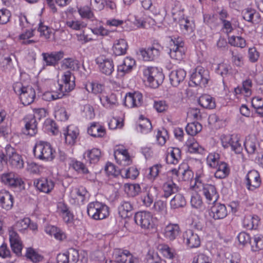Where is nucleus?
I'll list each match as a JSON object with an SVG mask.
<instances>
[{"label": "nucleus", "instance_id": "f257e3e1", "mask_svg": "<svg viewBox=\"0 0 263 263\" xmlns=\"http://www.w3.org/2000/svg\"><path fill=\"white\" fill-rule=\"evenodd\" d=\"M8 162L14 168L21 169L24 167V161L22 156L16 153L15 149L10 144H7L4 151L1 154V162Z\"/></svg>", "mask_w": 263, "mask_h": 263}, {"label": "nucleus", "instance_id": "f03ea898", "mask_svg": "<svg viewBox=\"0 0 263 263\" xmlns=\"http://www.w3.org/2000/svg\"><path fill=\"white\" fill-rule=\"evenodd\" d=\"M13 88L14 92L19 95L22 103L28 105L32 103L35 97V90L31 86L25 87L21 82H16L13 84Z\"/></svg>", "mask_w": 263, "mask_h": 263}, {"label": "nucleus", "instance_id": "7ed1b4c3", "mask_svg": "<svg viewBox=\"0 0 263 263\" xmlns=\"http://www.w3.org/2000/svg\"><path fill=\"white\" fill-rule=\"evenodd\" d=\"M33 153L36 158L40 160L50 161L54 157L55 151L49 143L39 141L34 147Z\"/></svg>", "mask_w": 263, "mask_h": 263}, {"label": "nucleus", "instance_id": "20e7f679", "mask_svg": "<svg viewBox=\"0 0 263 263\" xmlns=\"http://www.w3.org/2000/svg\"><path fill=\"white\" fill-rule=\"evenodd\" d=\"M88 216L95 220H101L108 216L109 208L104 203L99 201L90 202L87 205Z\"/></svg>", "mask_w": 263, "mask_h": 263}, {"label": "nucleus", "instance_id": "39448f33", "mask_svg": "<svg viewBox=\"0 0 263 263\" xmlns=\"http://www.w3.org/2000/svg\"><path fill=\"white\" fill-rule=\"evenodd\" d=\"M145 78L147 79L149 86L153 88L158 87L164 79L163 73L155 67H147L143 70Z\"/></svg>", "mask_w": 263, "mask_h": 263}, {"label": "nucleus", "instance_id": "423d86ee", "mask_svg": "<svg viewBox=\"0 0 263 263\" xmlns=\"http://www.w3.org/2000/svg\"><path fill=\"white\" fill-rule=\"evenodd\" d=\"M184 42L180 37L171 38L169 54L170 57L176 61H181L185 55Z\"/></svg>", "mask_w": 263, "mask_h": 263}, {"label": "nucleus", "instance_id": "0eeeda50", "mask_svg": "<svg viewBox=\"0 0 263 263\" xmlns=\"http://www.w3.org/2000/svg\"><path fill=\"white\" fill-rule=\"evenodd\" d=\"M221 142L224 148H230L235 154H240L242 151V146L240 142L239 138L235 135H222Z\"/></svg>", "mask_w": 263, "mask_h": 263}, {"label": "nucleus", "instance_id": "6e6552de", "mask_svg": "<svg viewBox=\"0 0 263 263\" xmlns=\"http://www.w3.org/2000/svg\"><path fill=\"white\" fill-rule=\"evenodd\" d=\"M173 177L178 181H188L194 177V173L186 162L181 163L178 169L171 170Z\"/></svg>", "mask_w": 263, "mask_h": 263}, {"label": "nucleus", "instance_id": "1a4fd4ad", "mask_svg": "<svg viewBox=\"0 0 263 263\" xmlns=\"http://www.w3.org/2000/svg\"><path fill=\"white\" fill-rule=\"evenodd\" d=\"M1 182L11 187L25 189V183L22 179L13 172L3 173L1 175Z\"/></svg>", "mask_w": 263, "mask_h": 263}, {"label": "nucleus", "instance_id": "9d476101", "mask_svg": "<svg viewBox=\"0 0 263 263\" xmlns=\"http://www.w3.org/2000/svg\"><path fill=\"white\" fill-rule=\"evenodd\" d=\"M209 71L201 66H197L191 76V81L196 85L205 86L209 80Z\"/></svg>", "mask_w": 263, "mask_h": 263}, {"label": "nucleus", "instance_id": "9b49d317", "mask_svg": "<svg viewBox=\"0 0 263 263\" xmlns=\"http://www.w3.org/2000/svg\"><path fill=\"white\" fill-rule=\"evenodd\" d=\"M134 220L135 222L143 229H148L153 227V216L149 212L140 211L136 213Z\"/></svg>", "mask_w": 263, "mask_h": 263}, {"label": "nucleus", "instance_id": "f8f14e48", "mask_svg": "<svg viewBox=\"0 0 263 263\" xmlns=\"http://www.w3.org/2000/svg\"><path fill=\"white\" fill-rule=\"evenodd\" d=\"M96 62L102 73L108 77L112 76L115 71V65L112 59L100 56L96 59Z\"/></svg>", "mask_w": 263, "mask_h": 263}, {"label": "nucleus", "instance_id": "ddd939ff", "mask_svg": "<svg viewBox=\"0 0 263 263\" xmlns=\"http://www.w3.org/2000/svg\"><path fill=\"white\" fill-rule=\"evenodd\" d=\"M177 12L175 9L172 10V13L173 19L175 21L178 22L180 28L182 33L184 34H189L192 32L194 28V23L187 18L181 17L183 12L182 11H179V15H180V17H177L176 16Z\"/></svg>", "mask_w": 263, "mask_h": 263}, {"label": "nucleus", "instance_id": "4468645a", "mask_svg": "<svg viewBox=\"0 0 263 263\" xmlns=\"http://www.w3.org/2000/svg\"><path fill=\"white\" fill-rule=\"evenodd\" d=\"M246 188L250 191L254 192L258 189L261 183L259 173L255 170L249 171L245 178Z\"/></svg>", "mask_w": 263, "mask_h": 263}, {"label": "nucleus", "instance_id": "2eb2a0df", "mask_svg": "<svg viewBox=\"0 0 263 263\" xmlns=\"http://www.w3.org/2000/svg\"><path fill=\"white\" fill-rule=\"evenodd\" d=\"M162 47L158 44H154L147 49L140 50V54L144 61H154L160 57Z\"/></svg>", "mask_w": 263, "mask_h": 263}, {"label": "nucleus", "instance_id": "dca6fc26", "mask_svg": "<svg viewBox=\"0 0 263 263\" xmlns=\"http://www.w3.org/2000/svg\"><path fill=\"white\" fill-rule=\"evenodd\" d=\"M115 259L118 263H139V258L134 256L129 251L116 249L114 253Z\"/></svg>", "mask_w": 263, "mask_h": 263}, {"label": "nucleus", "instance_id": "f3484780", "mask_svg": "<svg viewBox=\"0 0 263 263\" xmlns=\"http://www.w3.org/2000/svg\"><path fill=\"white\" fill-rule=\"evenodd\" d=\"M75 78L70 71H66L62 76L61 83L59 84L61 91L68 92L73 90L75 87Z\"/></svg>", "mask_w": 263, "mask_h": 263}, {"label": "nucleus", "instance_id": "a211bd4d", "mask_svg": "<svg viewBox=\"0 0 263 263\" xmlns=\"http://www.w3.org/2000/svg\"><path fill=\"white\" fill-rule=\"evenodd\" d=\"M33 184L40 192L49 194L54 189L55 183L51 179L42 177L34 179Z\"/></svg>", "mask_w": 263, "mask_h": 263}, {"label": "nucleus", "instance_id": "6ab92c4d", "mask_svg": "<svg viewBox=\"0 0 263 263\" xmlns=\"http://www.w3.org/2000/svg\"><path fill=\"white\" fill-rule=\"evenodd\" d=\"M184 243L190 248H198L200 246V238L199 235L192 230H187L183 234Z\"/></svg>", "mask_w": 263, "mask_h": 263}, {"label": "nucleus", "instance_id": "aec40b11", "mask_svg": "<svg viewBox=\"0 0 263 263\" xmlns=\"http://www.w3.org/2000/svg\"><path fill=\"white\" fill-rule=\"evenodd\" d=\"M143 103V96L139 92H129L125 97L124 104L128 108L138 107Z\"/></svg>", "mask_w": 263, "mask_h": 263}, {"label": "nucleus", "instance_id": "412c9836", "mask_svg": "<svg viewBox=\"0 0 263 263\" xmlns=\"http://www.w3.org/2000/svg\"><path fill=\"white\" fill-rule=\"evenodd\" d=\"M25 128L23 132L25 134L30 136H35L38 131L37 122L32 115H28L24 117Z\"/></svg>", "mask_w": 263, "mask_h": 263}, {"label": "nucleus", "instance_id": "4be33fe9", "mask_svg": "<svg viewBox=\"0 0 263 263\" xmlns=\"http://www.w3.org/2000/svg\"><path fill=\"white\" fill-rule=\"evenodd\" d=\"M9 235L12 250L17 256H21L23 245L19 235L13 229L9 230Z\"/></svg>", "mask_w": 263, "mask_h": 263}, {"label": "nucleus", "instance_id": "5701e85b", "mask_svg": "<svg viewBox=\"0 0 263 263\" xmlns=\"http://www.w3.org/2000/svg\"><path fill=\"white\" fill-rule=\"evenodd\" d=\"M44 65L47 66H55L64 57V52L62 51L42 53Z\"/></svg>", "mask_w": 263, "mask_h": 263}, {"label": "nucleus", "instance_id": "b1692460", "mask_svg": "<svg viewBox=\"0 0 263 263\" xmlns=\"http://www.w3.org/2000/svg\"><path fill=\"white\" fill-rule=\"evenodd\" d=\"M202 191L209 203H214L219 198V194L216 187L210 184H203Z\"/></svg>", "mask_w": 263, "mask_h": 263}, {"label": "nucleus", "instance_id": "393cba45", "mask_svg": "<svg viewBox=\"0 0 263 263\" xmlns=\"http://www.w3.org/2000/svg\"><path fill=\"white\" fill-rule=\"evenodd\" d=\"M211 208V216L215 220L223 219L228 215L226 205L220 203L214 202Z\"/></svg>", "mask_w": 263, "mask_h": 263}, {"label": "nucleus", "instance_id": "a878e982", "mask_svg": "<svg viewBox=\"0 0 263 263\" xmlns=\"http://www.w3.org/2000/svg\"><path fill=\"white\" fill-rule=\"evenodd\" d=\"M135 65L136 62L134 59L130 57L125 58L122 64L118 66V76L123 77L126 73L130 72Z\"/></svg>", "mask_w": 263, "mask_h": 263}, {"label": "nucleus", "instance_id": "bb28decb", "mask_svg": "<svg viewBox=\"0 0 263 263\" xmlns=\"http://www.w3.org/2000/svg\"><path fill=\"white\" fill-rule=\"evenodd\" d=\"M186 71L182 68H179L171 71L169 75L171 84L175 87L178 86L183 82L186 77Z\"/></svg>", "mask_w": 263, "mask_h": 263}, {"label": "nucleus", "instance_id": "cd10ccee", "mask_svg": "<svg viewBox=\"0 0 263 263\" xmlns=\"http://www.w3.org/2000/svg\"><path fill=\"white\" fill-rule=\"evenodd\" d=\"M242 17L245 20L254 25L258 24L261 21L260 14L255 9L251 8L245 9L242 11Z\"/></svg>", "mask_w": 263, "mask_h": 263}, {"label": "nucleus", "instance_id": "c85d7f7f", "mask_svg": "<svg viewBox=\"0 0 263 263\" xmlns=\"http://www.w3.org/2000/svg\"><path fill=\"white\" fill-rule=\"evenodd\" d=\"M79 135V129L73 125L68 126L64 133L65 142L69 145H73Z\"/></svg>", "mask_w": 263, "mask_h": 263}, {"label": "nucleus", "instance_id": "c756f323", "mask_svg": "<svg viewBox=\"0 0 263 263\" xmlns=\"http://www.w3.org/2000/svg\"><path fill=\"white\" fill-rule=\"evenodd\" d=\"M181 159V150L177 147H170L167 149L166 161L168 164H177Z\"/></svg>", "mask_w": 263, "mask_h": 263}, {"label": "nucleus", "instance_id": "7c9ffc66", "mask_svg": "<svg viewBox=\"0 0 263 263\" xmlns=\"http://www.w3.org/2000/svg\"><path fill=\"white\" fill-rule=\"evenodd\" d=\"M128 44L126 41L123 39L116 40L112 46L113 53L116 55H122L126 53Z\"/></svg>", "mask_w": 263, "mask_h": 263}, {"label": "nucleus", "instance_id": "2f4dec72", "mask_svg": "<svg viewBox=\"0 0 263 263\" xmlns=\"http://www.w3.org/2000/svg\"><path fill=\"white\" fill-rule=\"evenodd\" d=\"M180 232V227L178 224L171 223L165 227L164 235L170 240H174L179 235Z\"/></svg>", "mask_w": 263, "mask_h": 263}, {"label": "nucleus", "instance_id": "473e14b6", "mask_svg": "<svg viewBox=\"0 0 263 263\" xmlns=\"http://www.w3.org/2000/svg\"><path fill=\"white\" fill-rule=\"evenodd\" d=\"M1 124L6 123V126L4 127V125H1V134L5 138H7L8 136L11 133L10 125L11 119L9 115L5 111L1 110Z\"/></svg>", "mask_w": 263, "mask_h": 263}, {"label": "nucleus", "instance_id": "72a5a7b5", "mask_svg": "<svg viewBox=\"0 0 263 263\" xmlns=\"http://www.w3.org/2000/svg\"><path fill=\"white\" fill-rule=\"evenodd\" d=\"M198 102L201 107L205 109H212L216 107L215 99L209 95H201L199 98Z\"/></svg>", "mask_w": 263, "mask_h": 263}, {"label": "nucleus", "instance_id": "f704fd0d", "mask_svg": "<svg viewBox=\"0 0 263 263\" xmlns=\"http://www.w3.org/2000/svg\"><path fill=\"white\" fill-rule=\"evenodd\" d=\"M101 155V152L99 149L92 148L86 151L83 156L90 164H96L99 161Z\"/></svg>", "mask_w": 263, "mask_h": 263}, {"label": "nucleus", "instance_id": "c9c22d12", "mask_svg": "<svg viewBox=\"0 0 263 263\" xmlns=\"http://www.w3.org/2000/svg\"><path fill=\"white\" fill-rule=\"evenodd\" d=\"M244 146L247 153L250 155H255L257 151L260 150L259 144L254 137L248 138L244 142Z\"/></svg>", "mask_w": 263, "mask_h": 263}, {"label": "nucleus", "instance_id": "e433bc0d", "mask_svg": "<svg viewBox=\"0 0 263 263\" xmlns=\"http://www.w3.org/2000/svg\"><path fill=\"white\" fill-rule=\"evenodd\" d=\"M259 218L258 216L247 215L243 220V227L248 230L256 229L259 222Z\"/></svg>", "mask_w": 263, "mask_h": 263}, {"label": "nucleus", "instance_id": "4c0bfd02", "mask_svg": "<svg viewBox=\"0 0 263 263\" xmlns=\"http://www.w3.org/2000/svg\"><path fill=\"white\" fill-rule=\"evenodd\" d=\"M100 100L103 106L107 108H111L118 104L117 96L114 93L102 95L100 97Z\"/></svg>", "mask_w": 263, "mask_h": 263}, {"label": "nucleus", "instance_id": "58836bf2", "mask_svg": "<svg viewBox=\"0 0 263 263\" xmlns=\"http://www.w3.org/2000/svg\"><path fill=\"white\" fill-rule=\"evenodd\" d=\"M58 210L64 221L68 223L73 220V214L70 212L68 206L64 203L60 202L58 205Z\"/></svg>", "mask_w": 263, "mask_h": 263}, {"label": "nucleus", "instance_id": "ea45409f", "mask_svg": "<svg viewBox=\"0 0 263 263\" xmlns=\"http://www.w3.org/2000/svg\"><path fill=\"white\" fill-rule=\"evenodd\" d=\"M124 189L127 196L130 197L137 196L142 191L140 185L136 183H125Z\"/></svg>", "mask_w": 263, "mask_h": 263}, {"label": "nucleus", "instance_id": "a19ab883", "mask_svg": "<svg viewBox=\"0 0 263 263\" xmlns=\"http://www.w3.org/2000/svg\"><path fill=\"white\" fill-rule=\"evenodd\" d=\"M80 64L78 60L73 58H66L62 62V67L64 69H69L72 71H78L80 68Z\"/></svg>", "mask_w": 263, "mask_h": 263}, {"label": "nucleus", "instance_id": "79ce46f5", "mask_svg": "<svg viewBox=\"0 0 263 263\" xmlns=\"http://www.w3.org/2000/svg\"><path fill=\"white\" fill-rule=\"evenodd\" d=\"M157 248L163 257L166 258H174V257L177 256L175 250L170 248L167 245L164 243L159 244Z\"/></svg>", "mask_w": 263, "mask_h": 263}, {"label": "nucleus", "instance_id": "37998d69", "mask_svg": "<svg viewBox=\"0 0 263 263\" xmlns=\"http://www.w3.org/2000/svg\"><path fill=\"white\" fill-rule=\"evenodd\" d=\"M1 194H3L1 196V206L6 210L11 209L13 206L12 196L6 191L4 193L1 192Z\"/></svg>", "mask_w": 263, "mask_h": 263}, {"label": "nucleus", "instance_id": "c03bdc74", "mask_svg": "<svg viewBox=\"0 0 263 263\" xmlns=\"http://www.w3.org/2000/svg\"><path fill=\"white\" fill-rule=\"evenodd\" d=\"M88 134L94 137H102L105 134V130L102 126L96 123L92 124L88 128Z\"/></svg>", "mask_w": 263, "mask_h": 263}, {"label": "nucleus", "instance_id": "a18cd8bd", "mask_svg": "<svg viewBox=\"0 0 263 263\" xmlns=\"http://www.w3.org/2000/svg\"><path fill=\"white\" fill-rule=\"evenodd\" d=\"M163 196L168 198L171 195L177 193L178 191V186L173 181H167L163 184Z\"/></svg>", "mask_w": 263, "mask_h": 263}, {"label": "nucleus", "instance_id": "49530a36", "mask_svg": "<svg viewBox=\"0 0 263 263\" xmlns=\"http://www.w3.org/2000/svg\"><path fill=\"white\" fill-rule=\"evenodd\" d=\"M216 168L215 173V177L218 179H223L228 176L229 174V168L227 163L223 162H220Z\"/></svg>", "mask_w": 263, "mask_h": 263}, {"label": "nucleus", "instance_id": "de8ad7c7", "mask_svg": "<svg viewBox=\"0 0 263 263\" xmlns=\"http://www.w3.org/2000/svg\"><path fill=\"white\" fill-rule=\"evenodd\" d=\"M252 250L258 251L263 249V236L260 234H257L253 236L250 241Z\"/></svg>", "mask_w": 263, "mask_h": 263}, {"label": "nucleus", "instance_id": "09e8293b", "mask_svg": "<svg viewBox=\"0 0 263 263\" xmlns=\"http://www.w3.org/2000/svg\"><path fill=\"white\" fill-rule=\"evenodd\" d=\"M29 222H30V219L29 218H23L17 221L9 230L13 229L14 231H17L20 232H24L28 228Z\"/></svg>", "mask_w": 263, "mask_h": 263}, {"label": "nucleus", "instance_id": "8fccbe9b", "mask_svg": "<svg viewBox=\"0 0 263 263\" xmlns=\"http://www.w3.org/2000/svg\"><path fill=\"white\" fill-rule=\"evenodd\" d=\"M133 209L132 203L128 201H122L119 206V213L122 218L128 217L129 213Z\"/></svg>", "mask_w": 263, "mask_h": 263}, {"label": "nucleus", "instance_id": "3c124183", "mask_svg": "<svg viewBox=\"0 0 263 263\" xmlns=\"http://www.w3.org/2000/svg\"><path fill=\"white\" fill-rule=\"evenodd\" d=\"M185 204V199L180 194H176L170 201L171 208L174 209L183 207Z\"/></svg>", "mask_w": 263, "mask_h": 263}, {"label": "nucleus", "instance_id": "603ef678", "mask_svg": "<svg viewBox=\"0 0 263 263\" xmlns=\"http://www.w3.org/2000/svg\"><path fill=\"white\" fill-rule=\"evenodd\" d=\"M202 125L198 122L188 123L185 127L187 134L192 136H195L202 129Z\"/></svg>", "mask_w": 263, "mask_h": 263}, {"label": "nucleus", "instance_id": "864d4df0", "mask_svg": "<svg viewBox=\"0 0 263 263\" xmlns=\"http://www.w3.org/2000/svg\"><path fill=\"white\" fill-rule=\"evenodd\" d=\"M232 63L237 67H241L243 65V56L237 50H230Z\"/></svg>", "mask_w": 263, "mask_h": 263}, {"label": "nucleus", "instance_id": "5fc2aeb1", "mask_svg": "<svg viewBox=\"0 0 263 263\" xmlns=\"http://www.w3.org/2000/svg\"><path fill=\"white\" fill-rule=\"evenodd\" d=\"M152 128V124L150 121L147 119H141L138 126L137 129L142 134H147L149 132Z\"/></svg>", "mask_w": 263, "mask_h": 263}, {"label": "nucleus", "instance_id": "6e6d98bb", "mask_svg": "<svg viewBox=\"0 0 263 263\" xmlns=\"http://www.w3.org/2000/svg\"><path fill=\"white\" fill-rule=\"evenodd\" d=\"M229 43L235 47L244 48L246 45V40L241 36H231L228 39Z\"/></svg>", "mask_w": 263, "mask_h": 263}, {"label": "nucleus", "instance_id": "4d7b16f0", "mask_svg": "<svg viewBox=\"0 0 263 263\" xmlns=\"http://www.w3.org/2000/svg\"><path fill=\"white\" fill-rule=\"evenodd\" d=\"M54 117L61 121H65L68 120V116L64 107L57 105L54 107Z\"/></svg>", "mask_w": 263, "mask_h": 263}, {"label": "nucleus", "instance_id": "13d9d810", "mask_svg": "<svg viewBox=\"0 0 263 263\" xmlns=\"http://www.w3.org/2000/svg\"><path fill=\"white\" fill-rule=\"evenodd\" d=\"M70 165L79 173L85 174L89 173V171L83 162L77 160H72Z\"/></svg>", "mask_w": 263, "mask_h": 263}, {"label": "nucleus", "instance_id": "bf43d9fd", "mask_svg": "<svg viewBox=\"0 0 263 263\" xmlns=\"http://www.w3.org/2000/svg\"><path fill=\"white\" fill-rule=\"evenodd\" d=\"M190 203L193 208L197 210H201L204 206L202 197L198 194H195L191 196Z\"/></svg>", "mask_w": 263, "mask_h": 263}, {"label": "nucleus", "instance_id": "052dcab7", "mask_svg": "<svg viewBox=\"0 0 263 263\" xmlns=\"http://www.w3.org/2000/svg\"><path fill=\"white\" fill-rule=\"evenodd\" d=\"M78 12L81 17L87 18L91 21L95 20V16L88 6H84L78 9Z\"/></svg>", "mask_w": 263, "mask_h": 263}, {"label": "nucleus", "instance_id": "680f3d73", "mask_svg": "<svg viewBox=\"0 0 263 263\" xmlns=\"http://www.w3.org/2000/svg\"><path fill=\"white\" fill-rule=\"evenodd\" d=\"M85 88L88 92L98 94L102 91L103 85L97 82H89L86 84Z\"/></svg>", "mask_w": 263, "mask_h": 263}, {"label": "nucleus", "instance_id": "e2e57ef3", "mask_svg": "<svg viewBox=\"0 0 263 263\" xmlns=\"http://www.w3.org/2000/svg\"><path fill=\"white\" fill-rule=\"evenodd\" d=\"M37 30L40 32V36L44 37L46 40L49 39L53 34L51 29L47 26L44 25L42 22L39 24Z\"/></svg>", "mask_w": 263, "mask_h": 263}, {"label": "nucleus", "instance_id": "0e129e2a", "mask_svg": "<svg viewBox=\"0 0 263 263\" xmlns=\"http://www.w3.org/2000/svg\"><path fill=\"white\" fill-rule=\"evenodd\" d=\"M141 195L151 198L154 200L155 197H157L158 193V188L154 186H147L144 187L143 191L141 192Z\"/></svg>", "mask_w": 263, "mask_h": 263}, {"label": "nucleus", "instance_id": "69168bd1", "mask_svg": "<svg viewBox=\"0 0 263 263\" xmlns=\"http://www.w3.org/2000/svg\"><path fill=\"white\" fill-rule=\"evenodd\" d=\"M67 27L74 30H80L86 27V24L83 22L78 20H68L66 22Z\"/></svg>", "mask_w": 263, "mask_h": 263}, {"label": "nucleus", "instance_id": "338daca9", "mask_svg": "<svg viewBox=\"0 0 263 263\" xmlns=\"http://www.w3.org/2000/svg\"><path fill=\"white\" fill-rule=\"evenodd\" d=\"M156 138L159 145H164L168 138L167 130L163 128L161 130H159L156 135Z\"/></svg>", "mask_w": 263, "mask_h": 263}, {"label": "nucleus", "instance_id": "774afa93", "mask_svg": "<svg viewBox=\"0 0 263 263\" xmlns=\"http://www.w3.org/2000/svg\"><path fill=\"white\" fill-rule=\"evenodd\" d=\"M162 166L159 164H156L148 168L147 177L151 180H154L158 176Z\"/></svg>", "mask_w": 263, "mask_h": 263}]
</instances>
